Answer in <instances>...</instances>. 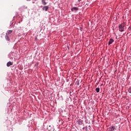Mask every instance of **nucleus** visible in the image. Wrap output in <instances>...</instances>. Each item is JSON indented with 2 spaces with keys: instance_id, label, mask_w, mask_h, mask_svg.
I'll return each instance as SVG.
<instances>
[{
  "instance_id": "f03ea898",
  "label": "nucleus",
  "mask_w": 131,
  "mask_h": 131,
  "mask_svg": "<svg viewBox=\"0 0 131 131\" xmlns=\"http://www.w3.org/2000/svg\"><path fill=\"white\" fill-rule=\"evenodd\" d=\"M109 130L110 131H115L116 130V127L115 126H110L109 128Z\"/></svg>"
},
{
  "instance_id": "39448f33",
  "label": "nucleus",
  "mask_w": 131,
  "mask_h": 131,
  "mask_svg": "<svg viewBox=\"0 0 131 131\" xmlns=\"http://www.w3.org/2000/svg\"><path fill=\"white\" fill-rule=\"evenodd\" d=\"M12 65H13V62L9 61L7 63V67H10Z\"/></svg>"
},
{
  "instance_id": "4468645a",
  "label": "nucleus",
  "mask_w": 131,
  "mask_h": 131,
  "mask_svg": "<svg viewBox=\"0 0 131 131\" xmlns=\"http://www.w3.org/2000/svg\"><path fill=\"white\" fill-rule=\"evenodd\" d=\"M26 9H27V7H26Z\"/></svg>"
},
{
  "instance_id": "ddd939ff",
  "label": "nucleus",
  "mask_w": 131,
  "mask_h": 131,
  "mask_svg": "<svg viewBox=\"0 0 131 131\" xmlns=\"http://www.w3.org/2000/svg\"><path fill=\"white\" fill-rule=\"evenodd\" d=\"M78 2H81V0H78Z\"/></svg>"
},
{
  "instance_id": "1a4fd4ad",
  "label": "nucleus",
  "mask_w": 131,
  "mask_h": 131,
  "mask_svg": "<svg viewBox=\"0 0 131 131\" xmlns=\"http://www.w3.org/2000/svg\"><path fill=\"white\" fill-rule=\"evenodd\" d=\"M5 38L6 40H8V41H9L10 37H9V35H6L5 36Z\"/></svg>"
},
{
  "instance_id": "6e6552de",
  "label": "nucleus",
  "mask_w": 131,
  "mask_h": 131,
  "mask_svg": "<svg viewBox=\"0 0 131 131\" xmlns=\"http://www.w3.org/2000/svg\"><path fill=\"white\" fill-rule=\"evenodd\" d=\"M114 41V40H113V39L111 38L108 42V45L110 46V45L112 44V42H113Z\"/></svg>"
},
{
  "instance_id": "423d86ee",
  "label": "nucleus",
  "mask_w": 131,
  "mask_h": 131,
  "mask_svg": "<svg viewBox=\"0 0 131 131\" xmlns=\"http://www.w3.org/2000/svg\"><path fill=\"white\" fill-rule=\"evenodd\" d=\"M48 9H49V6H44L42 8L43 11H46V12L47 11H48Z\"/></svg>"
},
{
  "instance_id": "7ed1b4c3",
  "label": "nucleus",
  "mask_w": 131,
  "mask_h": 131,
  "mask_svg": "<svg viewBox=\"0 0 131 131\" xmlns=\"http://www.w3.org/2000/svg\"><path fill=\"white\" fill-rule=\"evenodd\" d=\"M77 124H79V125H81V124H83V120H78L77 121Z\"/></svg>"
},
{
  "instance_id": "0eeeda50",
  "label": "nucleus",
  "mask_w": 131,
  "mask_h": 131,
  "mask_svg": "<svg viewBox=\"0 0 131 131\" xmlns=\"http://www.w3.org/2000/svg\"><path fill=\"white\" fill-rule=\"evenodd\" d=\"M13 32V31L12 30H8L7 31V33H6V35H9V34H11Z\"/></svg>"
},
{
  "instance_id": "9b49d317",
  "label": "nucleus",
  "mask_w": 131,
  "mask_h": 131,
  "mask_svg": "<svg viewBox=\"0 0 131 131\" xmlns=\"http://www.w3.org/2000/svg\"><path fill=\"white\" fill-rule=\"evenodd\" d=\"M96 92H97V93H99V92H100V88H97L96 89Z\"/></svg>"
},
{
  "instance_id": "9d476101",
  "label": "nucleus",
  "mask_w": 131,
  "mask_h": 131,
  "mask_svg": "<svg viewBox=\"0 0 131 131\" xmlns=\"http://www.w3.org/2000/svg\"><path fill=\"white\" fill-rule=\"evenodd\" d=\"M42 4L43 6H46L47 5V3H46V0H42Z\"/></svg>"
},
{
  "instance_id": "20e7f679",
  "label": "nucleus",
  "mask_w": 131,
  "mask_h": 131,
  "mask_svg": "<svg viewBox=\"0 0 131 131\" xmlns=\"http://www.w3.org/2000/svg\"><path fill=\"white\" fill-rule=\"evenodd\" d=\"M72 12H74V11H78V8L77 7H73L71 9Z\"/></svg>"
},
{
  "instance_id": "f257e3e1",
  "label": "nucleus",
  "mask_w": 131,
  "mask_h": 131,
  "mask_svg": "<svg viewBox=\"0 0 131 131\" xmlns=\"http://www.w3.org/2000/svg\"><path fill=\"white\" fill-rule=\"evenodd\" d=\"M119 30L121 32L124 31V24H121L119 26Z\"/></svg>"
},
{
  "instance_id": "f8f14e48",
  "label": "nucleus",
  "mask_w": 131,
  "mask_h": 131,
  "mask_svg": "<svg viewBox=\"0 0 131 131\" xmlns=\"http://www.w3.org/2000/svg\"><path fill=\"white\" fill-rule=\"evenodd\" d=\"M128 93H129L130 94H131V87L129 88L128 89Z\"/></svg>"
}]
</instances>
